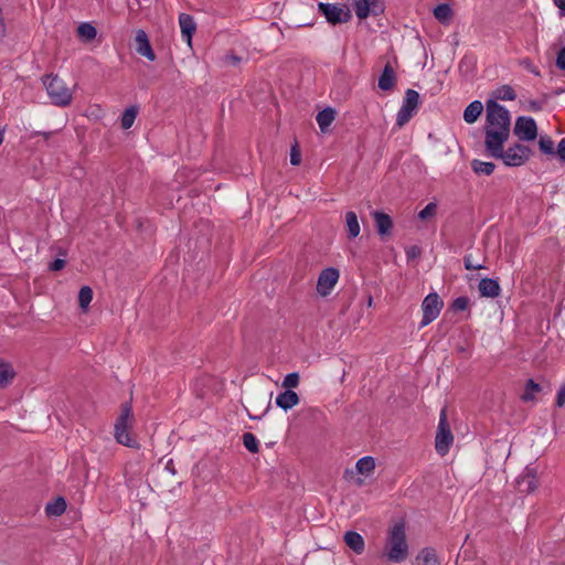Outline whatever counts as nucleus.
<instances>
[{"instance_id":"obj_40","label":"nucleus","mask_w":565,"mask_h":565,"mask_svg":"<svg viewBox=\"0 0 565 565\" xmlns=\"http://www.w3.org/2000/svg\"><path fill=\"white\" fill-rule=\"evenodd\" d=\"M469 306V299L466 297H459L454 300L451 308L456 311L466 310Z\"/></svg>"},{"instance_id":"obj_44","label":"nucleus","mask_w":565,"mask_h":565,"mask_svg":"<svg viewBox=\"0 0 565 565\" xmlns=\"http://www.w3.org/2000/svg\"><path fill=\"white\" fill-rule=\"evenodd\" d=\"M465 267L468 270H471V269H482L483 268L482 265H480V264L476 265L475 263H472L470 257H466V259H465Z\"/></svg>"},{"instance_id":"obj_13","label":"nucleus","mask_w":565,"mask_h":565,"mask_svg":"<svg viewBox=\"0 0 565 565\" xmlns=\"http://www.w3.org/2000/svg\"><path fill=\"white\" fill-rule=\"evenodd\" d=\"M75 36L83 45H92L98 42V30L92 22H79L75 26Z\"/></svg>"},{"instance_id":"obj_11","label":"nucleus","mask_w":565,"mask_h":565,"mask_svg":"<svg viewBox=\"0 0 565 565\" xmlns=\"http://www.w3.org/2000/svg\"><path fill=\"white\" fill-rule=\"evenodd\" d=\"M352 8L356 18L361 21L371 14L376 15L384 12L382 0H352Z\"/></svg>"},{"instance_id":"obj_31","label":"nucleus","mask_w":565,"mask_h":565,"mask_svg":"<svg viewBox=\"0 0 565 565\" xmlns=\"http://www.w3.org/2000/svg\"><path fill=\"white\" fill-rule=\"evenodd\" d=\"M437 211L438 204L436 202H430L422 211H419L417 217L423 223H429L435 220Z\"/></svg>"},{"instance_id":"obj_23","label":"nucleus","mask_w":565,"mask_h":565,"mask_svg":"<svg viewBox=\"0 0 565 565\" xmlns=\"http://www.w3.org/2000/svg\"><path fill=\"white\" fill-rule=\"evenodd\" d=\"M337 117V110L331 107H327L317 114L316 120L322 134L329 131L330 126Z\"/></svg>"},{"instance_id":"obj_33","label":"nucleus","mask_w":565,"mask_h":565,"mask_svg":"<svg viewBox=\"0 0 565 565\" xmlns=\"http://www.w3.org/2000/svg\"><path fill=\"white\" fill-rule=\"evenodd\" d=\"M470 164L475 173L483 175L492 174L495 168L492 162H483L477 159L472 160Z\"/></svg>"},{"instance_id":"obj_28","label":"nucleus","mask_w":565,"mask_h":565,"mask_svg":"<svg viewBox=\"0 0 565 565\" xmlns=\"http://www.w3.org/2000/svg\"><path fill=\"white\" fill-rule=\"evenodd\" d=\"M483 111V105L479 100H475L467 106L463 111V120L467 124H473L480 117Z\"/></svg>"},{"instance_id":"obj_36","label":"nucleus","mask_w":565,"mask_h":565,"mask_svg":"<svg viewBox=\"0 0 565 565\" xmlns=\"http://www.w3.org/2000/svg\"><path fill=\"white\" fill-rule=\"evenodd\" d=\"M540 391H541L540 385L537 383H535L534 381L530 380L526 383L525 391H524L522 398L524 401H534L535 394L539 393Z\"/></svg>"},{"instance_id":"obj_7","label":"nucleus","mask_w":565,"mask_h":565,"mask_svg":"<svg viewBox=\"0 0 565 565\" xmlns=\"http://www.w3.org/2000/svg\"><path fill=\"white\" fill-rule=\"evenodd\" d=\"M444 307V302L440 297L436 294H429L422 302V321L420 326L426 327L436 320Z\"/></svg>"},{"instance_id":"obj_27","label":"nucleus","mask_w":565,"mask_h":565,"mask_svg":"<svg viewBox=\"0 0 565 565\" xmlns=\"http://www.w3.org/2000/svg\"><path fill=\"white\" fill-rule=\"evenodd\" d=\"M395 72L391 64H386L379 79V87L383 90H391L395 86Z\"/></svg>"},{"instance_id":"obj_19","label":"nucleus","mask_w":565,"mask_h":565,"mask_svg":"<svg viewBox=\"0 0 565 565\" xmlns=\"http://www.w3.org/2000/svg\"><path fill=\"white\" fill-rule=\"evenodd\" d=\"M179 26L189 49H192V36L196 30V23L190 14L181 13L179 15Z\"/></svg>"},{"instance_id":"obj_21","label":"nucleus","mask_w":565,"mask_h":565,"mask_svg":"<svg viewBox=\"0 0 565 565\" xmlns=\"http://www.w3.org/2000/svg\"><path fill=\"white\" fill-rule=\"evenodd\" d=\"M373 217H374L379 234L382 237L390 236L392 227H393V221H392L391 216L384 212L375 211L373 213Z\"/></svg>"},{"instance_id":"obj_51","label":"nucleus","mask_w":565,"mask_h":565,"mask_svg":"<svg viewBox=\"0 0 565 565\" xmlns=\"http://www.w3.org/2000/svg\"><path fill=\"white\" fill-rule=\"evenodd\" d=\"M416 253H417L416 248H413L412 249V255H416Z\"/></svg>"},{"instance_id":"obj_38","label":"nucleus","mask_w":565,"mask_h":565,"mask_svg":"<svg viewBox=\"0 0 565 565\" xmlns=\"http://www.w3.org/2000/svg\"><path fill=\"white\" fill-rule=\"evenodd\" d=\"M244 446L253 454L258 452V441L252 433L243 435Z\"/></svg>"},{"instance_id":"obj_4","label":"nucleus","mask_w":565,"mask_h":565,"mask_svg":"<svg viewBox=\"0 0 565 565\" xmlns=\"http://www.w3.org/2000/svg\"><path fill=\"white\" fill-rule=\"evenodd\" d=\"M377 466L375 457L363 456L344 469L343 480L353 488L371 486L375 480Z\"/></svg>"},{"instance_id":"obj_2","label":"nucleus","mask_w":565,"mask_h":565,"mask_svg":"<svg viewBox=\"0 0 565 565\" xmlns=\"http://www.w3.org/2000/svg\"><path fill=\"white\" fill-rule=\"evenodd\" d=\"M484 147L488 154H497L500 145L510 136L509 111L494 100H489L486 108Z\"/></svg>"},{"instance_id":"obj_47","label":"nucleus","mask_w":565,"mask_h":565,"mask_svg":"<svg viewBox=\"0 0 565 565\" xmlns=\"http://www.w3.org/2000/svg\"><path fill=\"white\" fill-rule=\"evenodd\" d=\"M564 404H565V387L561 390V392L558 393L557 398H556V405L558 407L564 406Z\"/></svg>"},{"instance_id":"obj_3","label":"nucleus","mask_w":565,"mask_h":565,"mask_svg":"<svg viewBox=\"0 0 565 565\" xmlns=\"http://www.w3.org/2000/svg\"><path fill=\"white\" fill-rule=\"evenodd\" d=\"M42 84L53 105L66 107L72 104L77 84L71 78L50 73L42 77Z\"/></svg>"},{"instance_id":"obj_39","label":"nucleus","mask_w":565,"mask_h":565,"mask_svg":"<svg viewBox=\"0 0 565 565\" xmlns=\"http://www.w3.org/2000/svg\"><path fill=\"white\" fill-rule=\"evenodd\" d=\"M495 96L502 100H513L515 98V93L511 87L502 86L497 90Z\"/></svg>"},{"instance_id":"obj_10","label":"nucleus","mask_w":565,"mask_h":565,"mask_svg":"<svg viewBox=\"0 0 565 565\" xmlns=\"http://www.w3.org/2000/svg\"><path fill=\"white\" fill-rule=\"evenodd\" d=\"M318 8L326 17L327 21L333 25L338 23H347L352 17L350 10L341 6L320 2Z\"/></svg>"},{"instance_id":"obj_5","label":"nucleus","mask_w":565,"mask_h":565,"mask_svg":"<svg viewBox=\"0 0 565 565\" xmlns=\"http://www.w3.org/2000/svg\"><path fill=\"white\" fill-rule=\"evenodd\" d=\"M135 425V415L131 407L124 405L115 424L114 437L122 446L139 448V443L132 434Z\"/></svg>"},{"instance_id":"obj_30","label":"nucleus","mask_w":565,"mask_h":565,"mask_svg":"<svg viewBox=\"0 0 565 565\" xmlns=\"http://www.w3.org/2000/svg\"><path fill=\"white\" fill-rule=\"evenodd\" d=\"M434 17L440 23L448 24L454 17V12L449 4L443 3L434 9Z\"/></svg>"},{"instance_id":"obj_43","label":"nucleus","mask_w":565,"mask_h":565,"mask_svg":"<svg viewBox=\"0 0 565 565\" xmlns=\"http://www.w3.org/2000/svg\"><path fill=\"white\" fill-rule=\"evenodd\" d=\"M556 64L559 68L565 70V47L559 51Z\"/></svg>"},{"instance_id":"obj_18","label":"nucleus","mask_w":565,"mask_h":565,"mask_svg":"<svg viewBox=\"0 0 565 565\" xmlns=\"http://www.w3.org/2000/svg\"><path fill=\"white\" fill-rule=\"evenodd\" d=\"M343 542L345 546L355 555H362L365 552L366 543L364 537L355 531H347L343 533Z\"/></svg>"},{"instance_id":"obj_34","label":"nucleus","mask_w":565,"mask_h":565,"mask_svg":"<svg viewBox=\"0 0 565 565\" xmlns=\"http://www.w3.org/2000/svg\"><path fill=\"white\" fill-rule=\"evenodd\" d=\"M250 407L257 415H250L254 418H260L265 415L270 408V402H264L259 397H254L250 401Z\"/></svg>"},{"instance_id":"obj_29","label":"nucleus","mask_w":565,"mask_h":565,"mask_svg":"<svg viewBox=\"0 0 565 565\" xmlns=\"http://www.w3.org/2000/svg\"><path fill=\"white\" fill-rule=\"evenodd\" d=\"M415 561H416L417 565H437L438 564L436 551L431 547L422 548L418 552Z\"/></svg>"},{"instance_id":"obj_16","label":"nucleus","mask_w":565,"mask_h":565,"mask_svg":"<svg viewBox=\"0 0 565 565\" xmlns=\"http://www.w3.org/2000/svg\"><path fill=\"white\" fill-rule=\"evenodd\" d=\"M134 46L139 55L145 56L151 62L156 60V53L152 50L149 38L143 30L139 29L135 31Z\"/></svg>"},{"instance_id":"obj_32","label":"nucleus","mask_w":565,"mask_h":565,"mask_svg":"<svg viewBox=\"0 0 565 565\" xmlns=\"http://www.w3.org/2000/svg\"><path fill=\"white\" fill-rule=\"evenodd\" d=\"M137 115H138V107L137 106H130L128 107L121 118H120V127L125 130L129 129L132 127L136 118H137Z\"/></svg>"},{"instance_id":"obj_45","label":"nucleus","mask_w":565,"mask_h":565,"mask_svg":"<svg viewBox=\"0 0 565 565\" xmlns=\"http://www.w3.org/2000/svg\"><path fill=\"white\" fill-rule=\"evenodd\" d=\"M64 266H65V260L56 259L55 262L52 263L51 269L55 270V271H58V270L63 269Z\"/></svg>"},{"instance_id":"obj_24","label":"nucleus","mask_w":565,"mask_h":565,"mask_svg":"<svg viewBox=\"0 0 565 565\" xmlns=\"http://www.w3.org/2000/svg\"><path fill=\"white\" fill-rule=\"evenodd\" d=\"M478 290L482 297L495 298L500 295V285L497 280L483 278L480 280Z\"/></svg>"},{"instance_id":"obj_37","label":"nucleus","mask_w":565,"mask_h":565,"mask_svg":"<svg viewBox=\"0 0 565 565\" xmlns=\"http://www.w3.org/2000/svg\"><path fill=\"white\" fill-rule=\"evenodd\" d=\"M300 375L298 373H290L282 380L281 387L284 390H292L299 386Z\"/></svg>"},{"instance_id":"obj_6","label":"nucleus","mask_w":565,"mask_h":565,"mask_svg":"<svg viewBox=\"0 0 565 565\" xmlns=\"http://www.w3.org/2000/svg\"><path fill=\"white\" fill-rule=\"evenodd\" d=\"M490 156L493 158L502 159V161L507 166L519 167L529 160L531 151L527 147L523 145H514L504 151L503 145H500L498 153Z\"/></svg>"},{"instance_id":"obj_35","label":"nucleus","mask_w":565,"mask_h":565,"mask_svg":"<svg viewBox=\"0 0 565 565\" xmlns=\"http://www.w3.org/2000/svg\"><path fill=\"white\" fill-rule=\"evenodd\" d=\"M84 116L89 120H99L104 117V109L98 104H92L86 108Z\"/></svg>"},{"instance_id":"obj_42","label":"nucleus","mask_w":565,"mask_h":565,"mask_svg":"<svg viewBox=\"0 0 565 565\" xmlns=\"http://www.w3.org/2000/svg\"><path fill=\"white\" fill-rule=\"evenodd\" d=\"M300 161H301V154H300V151H299V150H298V148L295 146V147H292V149H291L290 162H291V164H294V166H298V164H300Z\"/></svg>"},{"instance_id":"obj_12","label":"nucleus","mask_w":565,"mask_h":565,"mask_svg":"<svg viewBox=\"0 0 565 565\" xmlns=\"http://www.w3.org/2000/svg\"><path fill=\"white\" fill-rule=\"evenodd\" d=\"M514 134L521 140H534L537 136V126L531 117H520L514 125Z\"/></svg>"},{"instance_id":"obj_26","label":"nucleus","mask_w":565,"mask_h":565,"mask_svg":"<svg viewBox=\"0 0 565 565\" xmlns=\"http://www.w3.org/2000/svg\"><path fill=\"white\" fill-rule=\"evenodd\" d=\"M67 508L66 500L63 497H56L45 505L47 516H61Z\"/></svg>"},{"instance_id":"obj_15","label":"nucleus","mask_w":565,"mask_h":565,"mask_svg":"<svg viewBox=\"0 0 565 565\" xmlns=\"http://www.w3.org/2000/svg\"><path fill=\"white\" fill-rule=\"evenodd\" d=\"M419 95L413 89L406 92L405 104L397 115V125L404 126L412 117L413 111L418 105Z\"/></svg>"},{"instance_id":"obj_17","label":"nucleus","mask_w":565,"mask_h":565,"mask_svg":"<svg viewBox=\"0 0 565 565\" xmlns=\"http://www.w3.org/2000/svg\"><path fill=\"white\" fill-rule=\"evenodd\" d=\"M18 377V371L13 363L0 356V390L11 386Z\"/></svg>"},{"instance_id":"obj_49","label":"nucleus","mask_w":565,"mask_h":565,"mask_svg":"<svg viewBox=\"0 0 565 565\" xmlns=\"http://www.w3.org/2000/svg\"><path fill=\"white\" fill-rule=\"evenodd\" d=\"M231 61H232V63L236 64L241 61V58L237 56H231Z\"/></svg>"},{"instance_id":"obj_1","label":"nucleus","mask_w":565,"mask_h":565,"mask_svg":"<svg viewBox=\"0 0 565 565\" xmlns=\"http://www.w3.org/2000/svg\"><path fill=\"white\" fill-rule=\"evenodd\" d=\"M411 556V541L405 519L390 522L385 531L384 543L380 552V559L386 565L405 563Z\"/></svg>"},{"instance_id":"obj_20","label":"nucleus","mask_w":565,"mask_h":565,"mask_svg":"<svg viewBox=\"0 0 565 565\" xmlns=\"http://www.w3.org/2000/svg\"><path fill=\"white\" fill-rule=\"evenodd\" d=\"M299 403L300 397L292 390H285L276 397V405L286 412L297 406Z\"/></svg>"},{"instance_id":"obj_41","label":"nucleus","mask_w":565,"mask_h":565,"mask_svg":"<svg viewBox=\"0 0 565 565\" xmlns=\"http://www.w3.org/2000/svg\"><path fill=\"white\" fill-rule=\"evenodd\" d=\"M540 149L546 153H553V141L550 138L542 137L539 141Z\"/></svg>"},{"instance_id":"obj_25","label":"nucleus","mask_w":565,"mask_h":565,"mask_svg":"<svg viewBox=\"0 0 565 565\" xmlns=\"http://www.w3.org/2000/svg\"><path fill=\"white\" fill-rule=\"evenodd\" d=\"M345 230L350 239L355 238L361 233V226L358 215L353 211H348L344 214Z\"/></svg>"},{"instance_id":"obj_50","label":"nucleus","mask_w":565,"mask_h":565,"mask_svg":"<svg viewBox=\"0 0 565 565\" xmlns=\"http://www.w3.org/2000/svg\"><path fill=\"white\" fill-rule=\"evenodd\" d=\"M372 305H373V299H372V297H369L367 306L372 307Z\"/></svg>"},{"instance_id":"obj_14","label":"nucleus","mask_w":565,"mask_h":565,"mask_svg":"<svg viewBox=\"0 0 565 565\" xmlns=\"http://www.w3.org/2000/svg\"><path fill=\"white\" fill-rule=\"evenodd\" d=\"M518 490L521 493H533L537 490L540 486V479L536 469L526 468L525 471L519 477L518 481Z\"/></svg>"},{"instance_id":"obj_46","label":"nucleus","mask_w":565,"mask_h":565,"mask_svg":"<svg viewBox=\"0 0 565 565\" xmlns=\"http://www.w3.org/2000/svg\"><path fill=\"white\" fill-rule=\"evenodd\" d=\"M557 154L561 159L565 160V138L562 139L557 146Z\"/></svg>"},{"instance_id":"obj_8","label":"nucleus","mask_w":565,"mask_h":565,"mask_svg":"<svg viewBox=\"0 0 565 565\" xmlns=\"http://www.w3.org/2000/svg\"><path fill=\"white\" fill-rule=\"evenodd\" d=\"M452 441H454V435H452L450 426L447 422L446 413L443 412L441 416H440L439 425H438V430L436 434V439H435L436 451L439 455L445 456L449 451V448L452 445Z\"/></svg>"},{"instance_id":"obj_9","label":"nucleus","mask_w":565,"mask_h":565,"mask_svg":"<svg viewBox=\"0 0 565 565\" xmlns=\"http://www.w3.org/2000/svg\"><path fill=\"white\" fill-rule=\"evenodd\" d=\"M340 278L339 269L327 267L322 269L318 276L316 290L319 296L328 297L337 286Z\"/></svg>"},{"instance_id":"obj_48","label":"nucleus","mask_w":565,"mask_h":565,"mask_svg":"<svg viewBox=\"0 0 565 565\" xmlns=\"http://www.w3.org/2000/svg\"><path fill=\"white\" fill-rule=\"evenodd\" d=\"M554 3L565 12V0H554Z\"/></svg>"},{"instance_id":"obj_22","label":"nucleus","mask_w":565,"mask_h":565,"mask_svg":"<svg viewBox=\"0 0 565 565\" xmlns=\"http://www.w3.org/2000/svg\"><path fill=\"white\" fill-rule=\"evenodd\" d=\"M93 298V289L89 286H82L77 295V305L82 315H87L89 312Z\"/></svg>"}]
</instances>
